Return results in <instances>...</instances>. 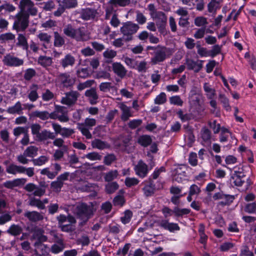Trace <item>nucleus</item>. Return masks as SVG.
Listing matches in <instances>:
<instances>
[{"mask_svg": "<svg viewBox=\"0 0 256 256\" xmlns=\"http://www.w3.org/2000/svg\"><path fill=\"white\" fill-rule=\"evenodd\" d=\"M20 10L14 16L12 28L17 32H24L29 25L30 16H36L38 8L31 0H20L18 4Z\"/></svg>", "mask_w": 256, "mask_h": 256, "instance_id": "1", "label": "nucleus"}, {"mask_svg": "<svg viewBox=\"0 0 256 256\" xmlns=\"http://www.w3.org/2000/svg\"><path fill=\"white\" fill-rule=\"evenodd\" d=\"M94 209L93 205L84 202L78 204L74 209V214L78 218L81 220L80 224L84 225L94 214Z\"/></svg>", "mask_w": 256, "mask_h": 256, "instance_id": "2", "label": "nucleus"}, {"mask_svg": "<svg viewBox=\"0 0 256 256\" xmlns=\"http://www.w3.org/2000/svg\"><path fill=\"white\" fill-rule=\"evenodd\" d=\"M206 114L202 95L198 93L193 94V120H199Z\"/></svg>", "mask_w": 256, "mask_h": 256, "instance_id": "3", "label": "nucleus"}, {"mask_svg": "<svg viewBox=\"0 0 256 256\" xmlns=\"http://www.w3.org/2000/svg\"><path fill=\"white\" fill-rule=\"evenodd\" d=\"M63 32L67 36L74 39L78 42L87 41L90 39L88 35L85 32L84 28H74L69 24L64 28Z\"/></svg>", "mask_w": 256, "mask_h": 256, "instance_id": "4", "label": "nucleus"}, {"mask_svg": "<svg viewBox=\"0 0 256 256\" xmlns=\"http://www.w3.org/2000/svg\"><path fill=\"white\" fill-rule=\"evenodd\" d=\"M139 28L138 24L131 22L124 24L120 28V32L123 34V39L124 42H128L133 40L132 35L136 32Z\"/></svg>", "mask_w": 256, "mask_h": 256, "instance_id": "5", "label": "nucleus"}, {"mask_svg": "<svg viewBox=\"0 0 256 256\" xmlns=\"http://www.w3.org/2000/svg\"><path fill=\"white\" fill-rule=\"evenodd\" d=\"M156 51H154V56L151 58V62L152 64H156L162 62L166 58V48L158 45L156 46Z\"/></svg>", "mask_w": 256, "mask_h": 256, "instance_id": "6", "label": "nucleus"}, {"mask_svg": "<svg viewBox=\"0 0 256 256\" xmlns=\"http://www.w3.org/2000/svg\"><path fill=\"white\" fill-rule=\"evenodd\" d=\"M166 218L172 216L174 214L176 216H182L184 214L190 212V210L188 208H179L178 206H175L173 210H171L168 207L164 206L162 210Z\"/></svg>", "mask_w": 256, "mask_h": 256, "instance_id": "7", "label": "nucleus"}, {"mask_svg": "<svg viewBox=\"0 0 256 256\" xmlns=\"http://www.w3.org/2000/svg\"><path fill=\"white\" fill-rule=\"evenodd\" d=\"M65 96L62 98L61 103L69 106L74 105L80 94L77 91L71 90L64 94Z\"/></svg>", "mask_w": 256, "mask_h": 256, "instance_id": "8", "label": "nucleus"}, {"mask_svg": "<svg viewBox=\"0 0 256 256\" xmlns=\"http://www.w3.org/2000/svg\"><path fill=\"white\" fill-rule=\"evenodd\" d=\"M4 64L8 66L18 67L22 66L24 60L10 54L4 56L2 60Z\"/></svg>", "mask_w": 256, "mask_h": 256, "instance_id": "9", "label": "nucleus"}, {"mask_svg": "<svg viewBox=\"0 0 256 256\" xmlns=\"http://www.w3.org/2000/svg\"><path fill=\"white\" fill-rule=\"evenodd\" d=\"M246 175L242 171L234 170L230 178V183L236 186H240L244 182V178Z\"/></svg>", "mask_w": 256, "mask_h": 256, "instance_id": "10", "label": "nucleus"}, {"mask_svg": "<svg viewBox=\"0 0 256 256\" xmlns=\"http://www.w3.org/2000/svg\"><path fill=\"white\" fill-rule=\"evenodd\" d=\"M58 80L64 88H70L75 82L74 78L67 73L60 74L58 76Z\"/></svg>", "mask_w": 256, "mask_h": 256, "instance_id": "11", "label": "nucleus"}, {"mask_svg": "<svg viewBox=\"0 0 256 256\" xmlns=\"http://www.w3.org/2000/svg\"><path fill=\"white\" fill-rule=\"evenodd\" d=\"M213 198L214 200H222L221 204L226 206L229 205L232 202L234 196L232 195L224 194L222 192H218L213 196Z\"/></svg>", "mask_w": 256, "mask_h": 256, "instance_id": "12", "label": "nucleus"}, {"mask_svg": "<svg viewBox=\"0 0 256 256\" xmlns=\"http://www.w3.org/2000/svg\"><path fill=\"white\" fill-rule=\"evenodd\" d=\"M26 182V178H16L12 180L6 181L3 184V186L7 188L13 189L15 187H18L24 185Z\"/></svg>", "mask_w": 256, "mask_h": 256, "instance_id": "13", "label": "nucleus"}, {"mask_svg": "<svg viewBox=\"0 0 256 256\" xmlns=\"http://www.w3.org/2000/svg\"><path fill=\"white\" fill-rule=\"evenodd\" d=\"M112 68L114 73L121 78H123L126 74L127 70L120 62H113Z\"/></svg>", "mask_w": 256, "mask_h": 256, "instance_id": "14", "label": "nucleus"}, {"mask_svg": "<svg viewBox=\"0 0 256 256\" xmlns=\"http://www.w3.org/2000/svg\"><path fill=\"white\" fill-rule=\"evenodd\" d=\"M56 136L54 132L44 129L40 132L38 136L36 138V140L38 142H44L48 139L54 140L56 138Z\"/></svg>", "mask_w": 256, "mask_h": 256, "instance_id": "15", "label": "nucleus"}, {"mask_svg": "<svg viewBox=\"0 0 256 256\" xmlns=\"http://www.w3.org/2000/svg\"><path fill=\"white\" fill-rule=\"evenodd\" d=\"M134 169L136 174L141 178L145 177L148 172V166L142 160L139 161Z\"/></svg>", "mask_w": 256, "mask_h": 256, "instance_id": "16", "label": "nucleus"}, {"mask_svg": "<svg viewBox=\"0 0 256 256\" xmlns=\"http://www.w3.org/2000/svg\"><path fill=\"white\" fill-rule=\"evenodd\" d=\"M85 96L88 98V101L91 104H96L98 102V96L97 94L96 90L94 88H91L85 92Z\"/></svg>", "mask_w": 256, "mask_h": 256, "instance_id": "17", "label": "nucleus"}, {"mask_svg": "<svg viewBox=\"0 0 256 256\" xmlns=\"http://www.w3.org/2000/svg\"><path fill=\"white\" fill-rule=\"evenodd\" d=\"M159 226L165 230H168L170 232L178 230L180 228L178 224L169 222L166 220H163L160 222Z\"/></svg>", "mask_w": 256, "mask_h": 256, "instance_id": "18", "label": "nucleus"}, {"mask_svg": "<svg viewBox=\"0 0 256 256\" xmlns=\"http://www.w3.org/2000/svg\"><path fill=\"white\" fill-rule=\"evenodd\" d=\"M24 216L27 218L30 221L32 222H36L43 220L44 216L40 213L36 212L26 211L24 214Z\"/></svg>", "mask_w": 256, "mask_h": 256, "instance_id": "19", "label": "nucleus"}, {"mask_svg": "<svg viewBox=\"0 0 256 256\" xmlns=\"http://www.w3.org/2000/svg\"><path fill=\"white\" fill-rule=\"evenodd\" d=\"M152 18L156 19V24L157 26L161 24L162 26L166 25L167 17L164 12H156L155 16Z\"/></svg>", "mask_w": 256, "mask_h": 256, "instance_id": "20", "label": "nucleus"}, {"mask_svg": "<svg viewBox=\"0 0 256 256\" xmlns=\"http://www.w3.org/2000/svg\"><path fill=\"white\" fill-rule=\"evenodd\" d=\"M75 58L70 54H67L60 61V64L64 68L72 66L75 63Z\"/></svg>", "mask_w": 256, "mask_h": 256, "instance_id": "21", "label": "nucleus"}, {"mask_svg": "<svg viewBox=\"0 0 256 256\" xmlns=\"http://www.w3.org/2000/svg\"><path fill=\"white\" fill-rule=\"evenodd\" d=\"M94 16L95 10L90 8L82 9L80 12L81 18L85 20L94 18Z\"/></svg>", "mask_w": 256, "mask_h": 256, "instance_id": "22", "label": "nucleus"}, {"mask_svg": "<svg viewBox=\"0 0 256 256\" xmlns=\"http://www.w3.org/2000/svg\"><path fill=\"white\" fill-rule=\"evenodd\" d=\"M24 166H23L10 164L6 168V171L8 174H16L18 173L24 174Z\"/></svg>", "mask_w": 256, "mask_h": 256, "instance_id": "23", "label": "nucleus"}, {"mask_svg": "<svg viewBox=\"0 0 256 256\" xmlns=\"http://www.w3.org/2000/svg\"><path fill=\"white\" fill-rule=\"evenodd\" d=\"M22 228L18 224H13L6 230V232L12 236H19L22 232Z\"/></svg>", "mask_w": 256, "mask_h": 256, "instance_id": "24", "label": "nucleus"}, {"mask_svg": "<svg viewBox=\"0 0 256 256\" xmlns=\"http://www.w3.org/2000/svg\"><path fill=\"white\" fill-rule=\"evenodd\" d=\"M201 138L203 141L208 144H210L211 143V132L206 127L202 128L200 131Z\"/></svg>", "mask_w": 256, "mask_h": 256, "instance_id": "25", "label": "nucleus"}, {"mask_svg": "<svg viewBox=\"0 0 256 256\" xmlns=\"http://www.w3.org/2000/svg\"><path fill=\"white\" fill-rule=\"evenodd\" d=\"M32 117L38 118L42 120H47L50 118L49 112L47 111L36 110L30 114Z\"/></svg>", "mask_w": 256, "mask_h": 256, "instance_id": "26", "label": "nucleus"}, {"mask_svg": "<svg viewBox=\"0 0 256 256\" xmlns=\"http://www.w3.org/2000/svg\"><path fill=\"white\" fill-rule=\"evenodd\" d=\"M120 108L122 112V119L124 121L128 120L129 117L131 116L130 108L127 106L124 103H120Z\"/></svg>", "mask_w": 256, "mask_h": 256, "instance_id": "27", "label": "nucleus"}, {"mask_svg": "<svg viewBox=\"0 0 256 256\" xmlns=\"http://www.w3.org/2000/svg\"><path fill=\"white\" fill-rule=\"evenodd\" d=\"M38 148L34 146H28L24 152V155L30 158H34L38 154Z\"/></svg>", "mask_w": 256, "mask_h": 256, "instance_id": "28", "label": "nucleus"}, {"mask_svg": "<svg viewBox=\"0 0 256 256\" xmlns=\"http://www.w3.org/2000/svg\"><path fill=\"white\" fill-rule=\"evenodd\" d=\"M58 4H62L66 9L74 8L78 6L77 0H58Z\"/></svg>", "mask_w": 256, "mask_h": 256, "instance_id": "29", "label": "nucleus"}, {"mask_svg": "<svg viewBox=\"0 0 256 256\" xmlns=\"http://www.w3.org/2000/svg\"><path fill=\"white\" fill-rule=\"evenodd\" d=\"M38 62L42 66L46 68L50 66L52 62L50 57L40 56L38 58Z\"/></svg>", "mask_w": 256, "mask_h": 256, "instance_id": "30", "label": "nucleus"}, {"mask_svg": "<svg viewBox=\"0 0 256 256\" xmlns=\"http://www.w3.org/2000/svg\"><path fill=\"white\" fill-rule=\"evenodd\" d=\"M138 142L141 146L146 147L152 144V140L150 136L142 135L139 137Z\"/></svg>", "mask_w": 256, "mask_h": 256, "instance_id": "31", "label": "nucleus"}, {"mask_svg": "<svg viewBox=\"0 0 256 256\" xmlns=\"http://www.w3.org/2000/svg\"><path fill=\"white\" fill-rule=\"evenodd\" d=\"M22 110L21 103L18 102L14 106L8 108L7 112L10 114H20L22 113Z\"/></svg>", "mask_w": 256, "mask_h": 256, "instance_id": "32", "label": "nucleus"}, {"mask_svg": "<svg viewBox=\"0 0 256 256\" xmlns=\"http://www.w3.org/2000/svg\"><path fill=\"white\" fill-rule=\"evenodd\" d=\"M38 88V86L36 84H32L30 86L31 91L28 94V98L32 102H35L38 98V96L37 93V90Z\"/></svg>", "mask_w": 256, "mask_h": 256, "instance_id": "33", "label": "nucleus"}, {"mask_svg": "<svg viewBox=\"0 0 256 256\" xmlns=\"http://www.w3.org/2000/svg\"><path fill=\"white\" fill-rule=\"evenodd\" d=\"M54 46L56 47H61L65 44L64 38L58 32H54Z\"/></svg>", "mask_w": 256, "mask_h": 256, "instance_id": "34", "label": "nucleus"}, {"mask_svg": "<svg viewBox=\"0 0 256 256\" xmlns=\"http://www.w3.org/2000/svg\"><path fill=\"white\" fill-rule=\"evenodd\" d=\"M18 42L16 44L17 46H22L23 49L28 50V45L26 38L24 34H18Z\"/></svg>", "mask_w": 256, "mask_h": 256, "instance_id": "35", "label": "nucleus"}, {"mask_svg": "<svg viewBox=\"0 0 256 256\" xmlns=\"http://www.w3.org/2000/svg\"><path fill=\"white\" fill-rule=\"evenodd\" d=\"M220 8L219 2L216 0H211L208 4V10L210 12H214L216 14L218 9Z\"/></svg>", "mask_w": 256, "mask_h": 256, "instance_id": "36", "label": "nucleus"}, {"mask_svg": "<svg viewBox=\"0 0 256 256\" xmlns=\"http://www.w3.org/2000/svg\"><path fill=\"white\" fill-rule=\"evenodd\" d=\"M16 36L11 32L2 34L0 35V41L2 42H10L12 40L15 41Z\"/></svg>", "mask_w": 256, "mask_h": 256, "instance_id": "37", "label": "nucleus"}, {"mask_svg": "<svg viewBox=\"0 0 256 256\" xmlns=\"http://www.w3.org/2000/svg\"><path fill=\"white\" fill-rule=\"evenodd\" d=\"M204 89L207 93L208 97L209 99H212L216 95V90L211 88V86L208 83H204Z\"/></svg>", "mask_w": 256, "mask_h": 256, "instance_id": "38", "label": "nucleus"}, {"mask_svg": "<svg viewBox=\"0 0 256 256\" xmlns=\"http://www.w3.org/2000/svg\"><path fill=\"white\" fill-rule=\"evenodd\" d=\"M78 128L82 134L87 139L92 138V134L90 133L88 128L84 124H78Z\"/></svg>", "mask_w": 256, "mask_h": 256, "instance_id": "39", "label": "nucleus"}, {"mask_svg": "<svg viewBox=\"0 0 256 256\" xmlns=\"http://www.w3.org/2000/svg\"><path fill=\"white\" fill-rule=\"evenodd\" d=\"M244 211L249 214H256V203L253 202L246 204L244 207Z\"/></svg>", "mask_w": 256, "mask_h": 256, "instance_id": "40", "label": "nucleus"}, {"mask_svg": "<svg viewBox=\"0 0 256 256\" xmlns=\"http://www.w3.org/2000/svg\"><path fill=\"white\" fill-rule=\"evenodd\" d=\"M48 160V158L44 156H40L38 158H32L31 161L34 166H41L46 164Z\"/></svg>", "mask_w": 256, "mask_h": 256, "instance_id": "41", "label": "nucleus"}, {"mask_svg": "<svg viewBox=\"0 0 256 256\" xmlns=\"http://www.w3.org/2000/svg\"><path fill=\"white\" fill-rule=\"evenodd\" d=\"M219 100L222 104L224 108L226 110H230L228 99L226 96L224 94H220L219 95Z\"/></svg>", "mask_w": 256, "mask_h": 256, "instance_id": "42", "label": "nucleus"}, {"mask_svg": "<svg viewBox=\"0 0 256 256\" xmlns=\"http://www.w3.org/2000/svg\"><path fill=\"white\" fill-rule=\"evenodd\" d=\"M92 145L93 148L102 150L106 148V143L99 139H95L92 142Z\"/></svg>", "mask_w": 256, "mask_h": 256, "instance_id": "43", "label": "nucleus"}, {"mask_svg": "<svg viewBox=\"0 0 256 256\" xmlns=\"http://www.w3.org/2000/svg\"><path fill=\"white\" fill-rule=\"evenodd\" d=\"M118 188V185L116 182L108 184L106 186V190L108 194L114 193Z\"/></svg>", "mask_w": 256, "mask_h": 256, "instance_id": "44", "label": "nucleus"}, {"mask_svg": "<svg viewBox=\"0 0 256 256\" xmlns=\"http://www.w3.org/2000/svg\"><path fill=\"white\" fill-rule=\"evenodd\" d=\"M94 80H88L84 82L80 83L77 86L78 90H82L86 88L90 87L94 83Z\"/></svg>", "mask_w": 256, "mask_h": 256, "instance_id": "45", "label": "nucleus"}, {"mask_svg": "<svg viewBox=\"0 0 256 256\" xmlns=\"http://www.w3.org/2000/svg\"><path fill=\"white\" fill-rule=\"evenodd\" d=\"M130 0H110L109 3L113 6H125L130 4Z\"/></svg>", "mask_w": 256, "mask_h": 256, "instance_id": "46", "label": "nucleus"}, {"mask_svg": "<svg viewBox=\"0 0 256 256\" xmlns=\"http://www.w3.org/2000/svg\"><path fill=\"white\" fill-rule=\"evenodd\" d=\"M76 75L78 77L86 78L90 76V74L87 68H82L76 70Z\"/></svg>", "mask_w": 256, "mask_h": 256, "instance_id": "47", "label": "nucleus"}, {"mask_svg": "<svg viewBox=\"0 0 256 256\" xmlns=\"http://www.w3.org/2000/svg\"><path fill=\"white\" fill-rule=\"evenodd\" d=\"M30 128L32 130V134L35 136L34 138L36 139L40 132V130L42 127L38 124H34L31 125Z\"/></svg>", "mask_w": 256, "mask_h": 256, "instance_id": "48", "label": "nucleus"}, {"mask_svg": "<svg viewBox=\"0 0 256 256\" xmlns=\"http://www.w3.org/2000/svg\"><path fill=\"white\" fill-rule=\"evenodd\" d=\"M118 172L116 170H111L106 174L104 179L106 182H110L117 177Z\"/></svg>", "mask_w": 256, "mask_h": 256, "instance_id": "49", "label": "nucleus"}, {"mask_svg": "<svg viewBox=\"0 0 256 256\" xmlns=\"http://www.w3.org/2000/svg\"><path fill=\"white\" fill-rule=\"evenodd\" d=\"M84 157L92 160H100L102 158V156L96 152H90Z\"/></svg>", "mask_w": 256, "mask_h": 256, "instance_id": "50", "label": "nucleus"}, {"mask_svg": "<svg viewBox=\"0 0 256 256\" xmlns=\"http://www.w3.org/2000/svg\"><path fill=\"white\" fill-rule=\"evenodd\" d=\"M132 212L130 210H126L124 212V216L121 217V221L124 224L128 223L132 218Z\"/></svg>", "mask_w": 256, "mask_h": 256, "instance_id": "51", "label": "nucleus"}, {"mask_svg": "<svg viewBox=\"0 0 256 256\" xmlns=\"http://www.w3.org/2000/svg\"><path fill=\"white\" fill-rule=\"evenodd\" d=\"M64 185V182L62 180L57 179L56 180L52 182L50 184L51 188L57 192H60Z\"/></svg>", "mask_w": 256, "mask_h": 256, "instance_id": "52", "label": "nucleus"}, {"mask_svg": "<svg viewBox=\"0 0 256 256\" xmlns=\"http://www.w3.org/2000/svg\"><path fill=\"white\" fill-rule=\"evenodd\" d=\"M166 101V94L164 92H161L154 100V103L158 104H163Z\"/></svg>", "mask_w": 256, "mask_h": 256, "instance_id": "53", "label": "nucleus"}, {"mask_svg": "<svg viewBox=\"0 0 256 256\" xmlns=\"http://www.w3.org/2000/svg\"><path fill=\"white\" fill-rule=\"evenodd\" d=\"M124 203V198L122 196L118 195L116 196L113 200V204L114 206H122Z\"/></svg>", "mask_w": 256, "mask_h": 256, "instance_id": "54", "label": "nucleus"}, {"mask_svg": "<svg viewBox=\"0 0 256 256\" xmlns=\"http://www.w3.org/2000/svg\"><path fill=\"white\" fill-rule=\"evenodd\" d=\"M208 124L210 128L212 130L214 133L216 134L220 132V124H218L216 120H214L213 122H210Z\"/></svg>", "mask_w": 256, "mask_h": 256, "instance_id": "55", "label": "nucleus"}, {"mask_svg": "<svg viewBox=\"0 0 256 256\" xmlns=\"http://www.w3.org/2000/svg\"><path fill=\"white\" fill-rule=\"evenodd\" d=\"M36 74L34 70L32 68H28L26 70L24 74V78L26 80H30Z\"/></svg>", "mask_w": 256, "mask_h": 256, "instance_id": "56", "label": "nucleus"}, {"mask_svg": "<svg viewBox=\"0 0 256 256\" xmlns=\"http://www.w3.org/2000/svg\"><path fill=\"white\" fill-rule=\"evenodd\" d=\"M100 90L102 92H106L112 88L113 86H112V83L108 82H105L101 83L99 86Z\"/></svg>", "mask_w": 256, "mask_h": 256, "instance_id": "57", "label": "nucleus"}, {"mask_svg": "<svg viewBox=\"0 0 256 256\" xmlns=\"http://www.w3.org/2000/svg\"><path fill=\"white\" fill-rule=\"evenodd\" d=\"M38 38L41 41L44 42L46 44H48L50 42L52 36L46 33L42 32L38 35Z\"/></svg>", "mask_w": 256, "mask_h": 256, "instance_id": "58", "label": "nucleus"}, {"mask_svg": "<svg viewBox=\"0 0 256 256\" xmlns=\"http://www.w3.org/2000/svg\"><path fill=\"white\" fill-rule=\"evenodd\" d=\"M206 18L204 16H198L195 18L194 24L196 26H202L207 24Z\"/></svg>", "mask_w": 256, "mask_h": 256, "instance_id": "59", "label": "nucleus"}, {"mask_svg": "<svg viewBox=\"0 0 256 256\" xmlns=\"http://www.w3.org/2000/svg\"><path fill=\"white\" fill-rule=\"evenodd\" d=\"M186 168L184 165H180L174 170V174L184 177L186 176Z\"/></svg>", "mask_w": 256, "mask_h": 256, "instance_id": "60", "label": "nucleus"}, {"mask_svg": "<svg viewBox=\"0 0 256 256\" xmlns=\"http://www.w3.org/2000/svg\"><path fill=\"white\" fill-rule=\"evenodd\" d=\"M108 227L110 233L116 234L120 232V226L118 224H110Z\"/></svg>", "mask_w": 256, "mask_h": 256, "instance_id": "61", "label": "nucleus"}, {"mask_svg": "<svg viewBox=\"0 0 256 256\" xmlns=\"http://www.w3.org/2000/svg\"><path fill=\"white\" fill-rule=\"evenodd\" d=\"M64 140L60 138H56L54 140L53 142V144L55 146H57L58 147H62V148L64 151L67 150V146L65 145H64Z\"/></svg>", "mask_w": 256, "mask_h": 256, "instance_id": "62", "label": "nucleus"}, {"mask_svg": "<svg viewBox=\"0 0 256 256\" xmlns=\"http://www.w3.org/2000/svg\"><path fill=\"white\" fill-rule=\"evenodd\" d=\"M116 160V156L114 154H109L104 156V162L106 165L109 166Z\"/></svg>", "mask_w": 256, "mask_h": 256, "instance_id": "63", "label": "nucleus"}, {"mask_svg": "<svg viewBox=\"0 0 256 256\" xmlns=\"http://www.w3.org/2000/svg\"><path fill=\"white\" fill-rule=\"evenodd\" d=\"M142 124L141 120H130L128 124V126L131 129H135Z\"/></svg>", "mask_w": 256, "mask_h": 256, "instance_id": "64", "label": "nucleus"}]
</instances>
